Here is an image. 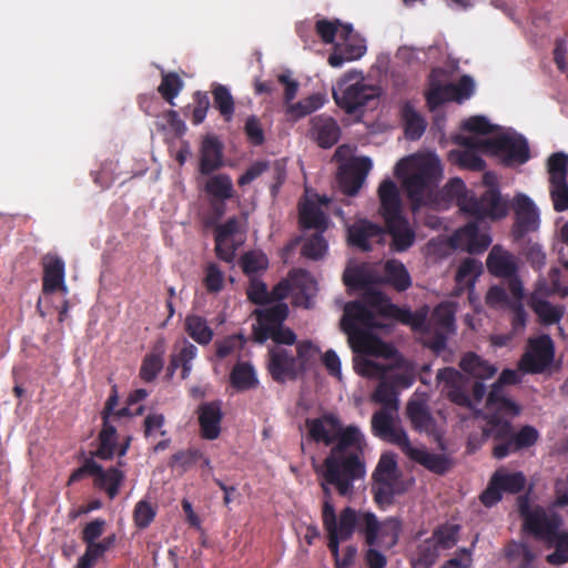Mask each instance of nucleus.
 <instances>
[{
	"instance_id": "nucleus-1",
	"label": "nucleus",
	"mask_w": 568,
	"mask_h": 568,
	"mask_svg": "<svg viewBox=\"0 0 568 568\" xmlns=\"http://www.w3.org/2000/svg\"><path fill=\"white\" fill-rule=\"evenodd\" d=\"M394 173L400 180L414 212L422 207L444 211L456 204L463 215L477 220L496 221L508 213V201L495 187L496 175L491 172L484 174L488 189L479 197L458 178L449 180L437 191L443 168L433 152L416 153L399 160Z\"/></svg>"
},
{
	"instance_id": "nucleus-2",
	"label": "nucleus",
	"mask_w": 568,
	"mask_h": 568,
	"mask_svg": "<svg viewBox=\"0 0 568 568\" xmlns=\"http://www.w3.org/2000/svg\"><path fill=\"white\" fill-rule=\"evenodd\" d=\"M385 321L359 301L346 304L341 325L354 352V369L363 377L385 376L397 388H408L415 381L413 365L376 334L387 327Z\"/></svg>"
},
{
	"instance_id": "nucleus-3",
	"label": "nucleus",
	"mask_w": 568,
	"mask_h": 568,
	"mask_svg": "<svg viewBox=\"0 0 568 568\" xmlns=\"http://www.w3.org/2000/svg\"><path fill=\"white\" fill-rule=\"evenodd\" d=\"M257 323L253 326L254 339L268 346L267 369L272 378L283 383L303 373L320 353L311 341L296 342L295 333L283 325L288 314L285 303L264 310H256Z\"/></svg>"
},
{
	"instance_id": "nucleus-4",
	"label": "nucleus",
	"mask_w": 568,
	"mask_h": 568,
	"mask_svg": "<svg viewBox=\"0 0 568 568\" xmlns=\"http://www.w3.org/2000/svg\"><path fill=\"white\" fill-rule=\"evenodd\" d=\"M469 135L463 138L466 149L459 154V163L470 170L484 169L477 152L499 156L507 165L523 164L529 159L527 141L511 129L495 130L485 116L476 115L463 123Z\"/></svg>"
},
{
	"instance_id": "nucleus-5",
	"label": "nucleus",
	"mask_w": 568,
	"mask_h": 568,
	"mask_svg": "<svg viewBox=\"0 0 568 568\" xmlns=\"http://www.w3.org/2000/svg\"><path fill=\"white\" fill-rule=\"evenodd\" d=\"M306 428L314 442L332 446L324 460L331 478H336L344 462L349 464V470L358 471L359 462H364L363 453L366 446L365 435L358 426H344L337 416L325 414L318 418L307 419Z\"/></svg>"
},
{
	"instance_id": "nucleus-6",
	"label": "nucleus",
	"mask_w": 568,
	"mask_h": 568,
	"mask_svg": "<svg viewBox=\"0 0 568 568\" xmlns=\"http://www.w3.org/2000/svg\"><path fill=\"white\" fill-rule=\"evenodd\" d=\"M359 302L374 310L384 320L394 317L405 324H409L414 329H433L436 335L434 347L437 349L445 345L447 335L455 331L457 304L452 301L437 305L429 320L425 310L415 313L408 310H400L393 305L384 294L375 290H368Z\"/></svg>"
},
{
	"instance_id": "nucleus-7",
	"label": "nucleus",
	"mask_w": 568,
	"mask_h": 568,
	"mask_svg": "<svg viewBox=\"0 0 568 568\" xmlns=\"http://www.w3.org/2000/svg\"><path fill=\"white\" fill-rule=\"evenodd\" d=\"M519 510L525 529L549 546H555L556 550L547 556V561L555 566L568 562V532L560 530L562 519L551 510L531 507L524 498L519 499Z\"/></svg>"
},
{
	"instance_id": "nucleus-8",
	"label": "nucleus",
	"mask_w": 568,
	"mask_h": 568,
	"mask_svg": "<svg viewBox=\"0 0 568 568\" xmlns=\"http://www.w3.org/2000/svg\"><path fill=\"white\" fill-rule=\"evenodd\" d=\"M515 416L503 413H495V418L490 415L484 416L487 420L483 430L484 436H494L499 440L494 447L496 458L501 459L521 448L530 447L538 438V432L531 426H525L518 433H513L509 419Z\"/></svg>"
},
{
	"instance_id": "nucleus-9",
	"label": "nucleus",
	"mask_w": 568,
	"mask_h": 568,
	"mask_svg": "<svg viewBox=\"0 0 568 568\" xmlns=\"http://www.w3.org/2000/svg\"><path fill=\"white\" fill-rule=\"evenodd\" d=\"M363 513L352 507H345L336 514L335 507L326 504V509L322 511V521L327 534V547L331 552H337V546L351 539L356 530L361 534Z\"/></svg>"
},
{
	"instance_id": "nucleus-10",
	"label": "nucleus",
	"mask_w": 568,
	"mask_h": 568,
	"mask_svg": "<svg viewBox=\"0 0 568 568\" xmlns=\"http://www.w3.org/2000/svg\"><path fill=\"white\" fill-rule=\"evenodd\" d=\"M549 281L550 284L545 280L538 281L536 290L530 297L531 308L539 317V321L546 325L559 323L564 315L561 306L552 305L546 298L550 295H558L560 297L568 295V286L559 282V271L557 268L550 270Z\"/></svg>"
},
{
	"instance_id": "nucleus-11",
	"label": "nucleus",
	"mask_w": 568,
	"mask_h": 568,
	"mask_svg": "<svg viewBox=\"0 0 568 568\" xmlns=\"http://www.w3.org/2000/svg\"><path fill=\"white\" fill-rule=\"evenodd\" d=\"M378 94V89L366 84L361 73L355 71L345 74L333 90L334 100L348 113L364 106L369 100L377 98Z\"/></svg>"
},
{
	"instance_id": "nucleus-12",
	"label": "nucleus",
	"mask_w": 568,
	"mask_h": 568,
	"mask_svg": "<svg viewBox=\"0 0 568 568\" xmlns=\"http://www.w3.org/2000/svg\"><path fill=\"white\" fill-rule=\"evenodd\" d=\"M459 526L449 524L438 527L430 538L422 541L413 558V568H430L440 552L453 548L458 541Z\"/></svg>"
},
{
	"instance_id": "nucleus-13",
	"label": "nucleus",
	"mask_w": 568,
	"mask_h": 568,
	"mask_svg": "<svg viewBox=\"0 0 568 568\" xmlns=\"http://www.w3.org/2000/svg\"><path fill=\"white\" fill-rule=\"evenodd\" d=\"M402 523L396 517H387L378 520L372 511L362 514L361 534L368 546H378L389 549L398 541Z\"/></svg>"
},
{
	"instance_id": "nucleus-14",
	"label": "nucleus",
	"mask_w": 568,
	"mask_h": 568,
	"mask_svg": "<svg viewBox=\"0 0 568 568\" xmlns=\"http://www.w3.org/2000/svg\"><path fill=\"white\" fill-rule=\"evenodd\" d=\"M349 464L344 462L342 464V467H339L336 478L333 479L328 475V467L326 465V462L323 464L322 468V477L323 480L321 483V487L323 490V503H322V511L326 509V504L331 507H335L333 504V495H332V487H334L338 495L343 497H352L355 489V481L363 479L365 476V463L359 462V469L358 471H352L349 470Z\"/></svg>"
},
{
	"instance_id": "nucleus-15",
	"label": "nucleus",
	"mask_w": 568,
	"mask_h": 568,
	"mask_svg": "<svg viewBox=\"0 0 568 568\" xmlns=\"http://www.w3.org/2000/svg\"><path fill=\"white\" fill-rule=\"evenodd\" d=\"M437 379L443 384V390L452 402L462 406H469L475 412H478L477 404L481 402L486 394L484 384L475 383L473 386V399H469L466 393L465 378L455 368L446 367L438 371Z\"/></svg>"
},
{
	"instance_id": "nucleus-16",
	"label": "nucleus",
	"mask_w": 568,
	"mask_h": 568,
	"mask_svg": "<svg viewBox=\"0 0 568 568\" xmlns=\"http://www.w3.org/2000/svg\"><path fill=\"white\" fill-rule=\"evenodd\" d=\"M375 436L403 449L409 442L408 435L398 420V407H382L372 417Z\"/></svg>"
},
{
	"instance_id": "nucleus-17",
	"label": "nucleus",
	"mask_w": 568,
	"mask_h": 568,
	"mask_svg": "<svg viewBox=\"0 0 568 568\" xmlns=\"http://www.w3.org/2000/svg\"><path fill=\"white\" fill-rule=\"evenodd\" d=\"M520 382V376L517 371L504 369L498 381L493 385L485 405L483 416L490 415L493 418L495 413H503L505 415H518L520 408L514 402L506 397L504 386L517 384Z\"/></svg>"
},
{
	"instance_id": "nucleus-18",
	"label": "nucleus",
	"mask_w": 568,
	"mask_h": 568,
	"mask_svg": "<svg viewBox=\"0 0 568 568\" xmlns=\"http://www.w3.org/2000/svg\"><path fill=\"white\" fill-rule=\"evenodd\" d=\"M554 355V342L548 335L530 338L527 351L519 361V369L530 374L541 373L551 365Z\"/></svg>"
},
{
	"instance_id": "nucleus-19",
	"label": "nucleus",
	"mask_w": 568,
	"mask_h": 568,
	"mask_svg": "<svg viewBox=\"0 0 568 568\" xmlns=\"http://www.w3.org/2000/svg\"><path fill=\"white\" fill-rule=\"evenodd\" d=\"M373 478L375 501L381 507L389 505L397 493V466L393 456L383 455L381 457Z\"/></svg>"
},
{
	"instance_id": "nucleus-20",
	"label": "nucleus",
	"mask_w": 568,
	"mask_h": 568,
	"mask_svg": "<svg viewBox=\"0 0 568 568\" xmlns=\"http://www.w3.org/2000/svg\"><path fill=\"white\" fill-rule=\"evenodd\" d=\"M365 52V40L354 32L351 24L345 26L341 29V38L335 42L328 63L333 68H341L345 62L362 58Z\"/></svg>"
},
{
	"instance_id": "nucleus-21",
	"label": "nucleus",
	"mask_w": 568,
	"mask_h": 568,
	"mask_svg": "<svg viewBox=\"0 0 568 568\" xmlns=\"http://www.w3.org/2000/svg\"><path fill=\"white\" fill-rule=\"evenodd\" d=\"M468 222L455 231L450 237L452 246L471 254L481 253L488 248L491 237L487 230L480 225L484 220Z\"/></svg>"
},
{
	"instance_id": "nucleus-22",
	"label": "nucleus",
	"mask_w": 568,
	"mask_h": 568,
	"mask_svg": "<svg viewBox=\"0 0 568 568\" xmlns=\"http://www.w3.org/2000/svg\"><path fill=\"white\" fill-rule=\"evenodd\" d=\"M84 474L93 475L95 486L105 490L111 499L118 495L124 479V474L118 468L104 470L95 460L90 458L70 476L69 484L80 480Z\"/></svg>"
},
{
	"instance_id": "nucleus-23",
	"label": "nucleus",
	"mask_w": 568,
	"mask_h": 568,
	"mask_svg": "<svg viewBox=\"0 0 568 568\" xmlns=\"http://www.w3.org/2000/svg\"><path fill=\"white\" fill-rule=\"evenodd\" d=\"M373 162L367 156L353 158L341 163L337 182L341 190L347 195H355L364 184Z\"/></svg>"
},
{
	"instance_id": "nucleus-24",
	"label": "nucleus",
	"mask_w": 568,
	"mask_h": 568,
	"mask_svg": "<svg viewBox=\"0 0 568 568\" xmlns=\"http://www.w3.org/2000/svg\"><path fill=\"white\" fill-rule=\"evenodd\" d=\"M475 89L473 79L464 75L457 83H448L442 85L434 80L430 82V88L427 92L426 99L430 110H435L438 105L446 101H463L468 99Z\"/></svg>"
},
{
	"instance_id": "nucleus-25",
	"label": "nucleus",
	"mask_w": 568,
	"mask_h": 568,
	"mask_svg": "<svg viewBox=\"0 0 568 568\" xmlns=\"http://www.w3.org/2000/svg\"><path fill=\"white\" fill-rule=\"evenodd\" d=\"M118 405V394L113 388L106 400L104 414H103V428L99 435L100 445L95 453V456L101 459H111L115 454L124 456L128 450V444L116 447V432L115 427L111 425L110 417L113 414L115 406Z\"/></svg>"
},
{
	"instance_id": "nucleus-26",
	"label": "nucleus",
	"mask_w": 568,
	"mask_h": 568,
	"mask_svg": "<svg viewBox=\"0 0 568 568\" xmlns=\"http://www.w3.org/2000/svg\"><path fill=\"white\" fill-rule=\"evenodd\" d=\"M244 242V231L240 220L232 217L216 227L215 250L217 256L225 262H232L236 250Z\"/></svg>"
},
{
	"instance_id": "nucleus-27",
	"label": "nucleus",
	"mask_w": 568,
	"mask_h": 568,
	"mask_svg": "<svg viewBox=\"0 0 568 568\" xmlns=\"http://www.w3.org/2000/svg\"><path fill=\"white\" fill-rule=\"evenodd\" d=\"M406 415L415 430L439 439L440 430L430 415L428 398L425 394H414L407 403Z\"/></svg>"
},
{
	"instance_id": "nucleus-28",
	"label": "nucleus",
	"mask_w": 568,
	"mask_h": 568,
	"mask_svg": "<svg viewBox=\"0 0 568 568\" xmlns=\"http://www.w3.org/2000/svg\"><path fill=\"white\" fill-rule=\"evenodd\" d=\"M513 207L516 215L513 233L516 239L538 230L540 223L539 211L529 196L517 194Z\"/></svg>"
},
{
	"instance_id": "nucleus-29",
	"label": "nucleus",
	"mask_w": 568,
	"mask_h": 568,
	"mask_svg": "<svg viewBox=\"0 0 568 568\" xmlns=\"http://www.w3.org/2000/svg\"><path fill=\"white\" fill-rule=\"evenodd\" d=\"M387 232L369 221H358L348 229V241L362 251H369L375 244L382 243Z\"/></svg>"
},
{
	"instance_id": "nucleus-30",
	"label": "nucleus",
	"mask_w": 568,
	"mask_h": 568,
	"mask_svg": "<svg viewBox=\"0 0 568 568\" xmlns=\"http://www.w3.org/2000/svg\"><path fill=\"white\" fill-rule=\"evenodd\" d=\"M329 199L326 196L320 197L316 194L306 196L305 201L300 204V221L306 229H316L320 232L326 230L328 217L322 210V206L327 205Z\"/></svg>"
},
{
	"instance_id": "nucleus-31",
	"label": "nucleus",
	"mask_w": 568,
	"mask_h": 568,
	"mask_svg": "<svg viewBox=\"0 0 568 568\" xmlns=\"http://www.w3.org/2000/svg\"><path fill=\"white\" fill-rule=\"evenodd\" d=\"M285 282L288 283V293H294V303L310 308L312 298L317 292V284L313 276L304 270H296L290 274V278Z\"/></svg>"
},
{
	"instance_id": "nucleus-32",
	"label": "nucleus",
	"mask_w": 568,
	"mask_h": 568,
	"mask_svg": "<svg viewBox=\"0 0 568 568\" xmlns=\"http://www.w3.org/2000/svg\"><path fill=\"white\" fill-rule=\"evenodd\" d=\"M379 214L384 221L403 216V201L397 184L385 179L378 186Z\"/></svg>"
},
{
	"instance_id": "nucleus-33",
	"label": "nucleus",
	"mask_w": 568,
	"mask_h": 568,
	"mask_svg": "<svg viewBox=\"0 0 568 568\" xmlns=\"http://www.w3.org/2000/svg\"><path fill=\"white\" fill-rule=\"evenodd\" d=\"M250 285L247 287V296L250 301H252L255 304H267L271 302H276V304L282 303L281 301L284 300L288 295V283L287 282H281L278 283L272 292L267 291V286L264 282L260 281L256 276L250 277ZM274 306V304H273ZM272 307L265 306V308ZM264 310V307L262 308Z\"/></svg>"
},
{
	"instance_id": "nucleus-34",
	"label": "nucleus",
	"mask_w": 568,
	"mask_h": 568,
	"mask_svg": "<svg viewBox=\"0 0 568 568\" xmlns=\"http://www.w3.org/2000/svg\"><path fill=\"white\" fill-rule=\"evenodd\" d=\"M486 265L488 271L498 277H513L518 271V258L499 245L490 250Z\"/></svg>"
},
{
	"instance_id": "nucleus-35",
	"label": "nucleus",
	"mask_w": 568,
	"mask_h": 568,
	"mask_svg": "<svg viewBox=\"0 0 568 568\" xmlns=\"http://www.w3.org/2000/svg\"><path fill=\"white\" fill-rule=\"evenodd\" d=\"M43 292L53 293L61 291L68 293L64 282V262L57 255L48 254L43 257Z\"/></svg>"
},
{
	"instance_id": "nucleus-36",
	"label": "nucleus",
	"mask_w": 568,
	"mask_h": 568,
	"mask_svg": "<svg viewBox=\"0 0 568 568\" xmlns=\"http://www.w3.org/2000/svg\"><path fill=\"white\" fill-rule=\"evenodd\" d=\"M402 452L409 459L423 465L436 474H444L449 468V462L444 455L429 453L424 446H414L408 442L407 446H405Z\"/></svg>"
},
{
	"instance_id": "nucleus-37",
	"label": "nucleus",
	"mask_w": 568,
	"mask_h": 568,
	"mask_svg": "<svg viewBox=\"0 0 568 568\" xmlns=\"http://www.w3.org/2000/svg\"><path fill=\"white\" fill-rule=\"evenodd\" d=\"M311 123L312 135L320 146L327 149L338 141L341 129L333 118L321 114L313 118Z\"/></svg>"
},
{
	"instance_id": "nucleus-38",
	"label": "nucleus",
	"mask_w": 568,
	"mask_h": 568,
	"mask_svg": "<svg viewBox=\"0 0 568 568\" xmlns=\"http://www.w3.org/2000/svg\"><path fill=\"white\" fill-rule=\"evenodd\" d=\"M222 412L219 402L205 403L199 407V422L202 436L206 439L219 437Z\"/></svg>"
},
{
	"instance_id": "nucleus-39",
	"label": "nucleus",
	"mask_w": 568,
	"mask_h": 568,
	"mask_svg": "<svg viewBox=\"0 0 568 568\" xmlns=\"http://www.w3.org/2000/svg\"><path fill=\"white\" fill-rule=\"evenodd\" d=\"M483 272V264L480 261L467 257L465 258L456 273V288L455 294L459 295L464 290H469V301L473 303V291L475 282Z\"/></svg>"
},
{
	"instance_id": "nucleus-40",
	"label": "nucleus",
	"mask_w": 568,
	"mask_h": 568,
	"mask_svg": "<svg viewBox=\"0 0 568 568\" xmlns=\"http://www.w3.org/2000/svg\"><path fill=\"white\" fill-rule=\"evenodd\" d=\"M385 223L393 239V247L396 251L403 252L413 245L415 232L404 215Z\"/></svg>"
},
{
	"instance_id": "nucleus-41",
	"label": "nucleus",
	"mask_w": 568,
	"mask_h": 568,
	"mask_svg": "<svg viewBox=\"0 0 568 568\" xmlns=\"http://www.w3.org/2000/svg\"><path fill=\"white\" fill-rule=\"evenodd\" d=\"M196 355L197 347L189 341L182 339L174 346L169 369L173 373L178 367H181L182 378H187L192 372V362Z\"/></svg>"
},
{
	"instance_id": "nucleus-42",
	"label": "nucleus",
	"mask_w": 568,
	"mask_h": 568,
	"mask_svg": "<svg viewBox=\"0 0 568 568\" xmlns=\"http://www.w3.org/2000/svg\"><path fill=\"white\" fill-rule=\"evenodd\" d=\"M205 192L213 205L223 203L234 196L232 179L227 174H214L206 180Z\"/></svg>"
},
{
	"instance_id": "nucleus-43",
	"label": "nucleus",
	"mask_w": 568,
	"mask_h": 568,
	"mask_svg": "<svg viewBox=\"0 0 568 568\" xmlns=\"http://www.w3.org/2000/svg\"><path fill=\"white\" fill-rule=\"evenodd\" d=\"M221 165L222 148L220 142L213 136L205 138L201 149V173L209 174L217 170Z\"/></svg>"
},
{
	"instance_id": "nucleus-44",
	"label": "nucleus",
	"mask_w": 568,
	"mask_h": 568,
	"mask_svg": "<svg viewBox=\"0 0 568 568\" xmlns=\"http://www.w3.org/2000/svg\"><path fill=\"white\" fill-rule=\"evenodd\" d=\"M462 369L477 379L491 378L497 368L474 353L466 354L460 361Z\"/></svg>"
},
{
	"instance_id": "nucleus-45",
	"label": "nucleus",
	"mask_w": 568,
	"mask_h": 568,
	"mask_svg": "<svg viewBox=\"0 0 568 568\" xmlns=\"http://www.w3.org/2000/svg\"><path fill=\"white\" fill-rule=\"evenodd\" d=\"M115 536L111 535L101 541H94L87 545L84 554L79 558L77 568H92L99 558L114 544Z\"/></svg>"
},
{
	"instance_id": "nucleus-46",
	"label": "nucleus",
	"mask_w": 568,
	"mask_h": 568,
	"mask_svg": "<svg viewBox=\"0 0 568 568\" xmlns=\"http://www.w3.org/2000/svg\"><path fill=\"white\" fill-rule=\"evenodd\" d=\"M384 280L398 291H404L412 284L410 276L404 264L396 260H390L385 263Z\"/></svg>"
},
{
	"instance_id": "nucleus-47",
	"label": "nucleus",
	"mask_w": 568,
	"mask_h": 568,
	"mask_svg": "<svg viewBox=\"0 0 568 568\" xmlns=\"http://www.w3.org/2000/svg\"><path fill=\"white\" fill-rule=\"evenodd\" d=\"M325 101L326 98L324 94L314 93L296 103L288 104V108H286V114L294 120L306 116L321 109Z\"/></svg>"
},
{
	"instance_id": "nucleus-48",
	"label": "nucleus",
	"mask_w": 568,
	"mask_h": 568,
	"mask_svg": "<svg viewBox=\"0 0 568 568\" xmlns=\"http://www.w3.org/2000/svg\"><path fill=\"white\" fill-rule=\"evenodd\" d=\"M164 353H165V347H164V344L163 342H159L152 353L150 355H148L144 361H143V364L141 366V371H140V375L142 377V379H144L145 382H151L152 379H154L156 377V375L160 373V371L162 369L163 367V356H164Z\"/></svg>"
},
{
	"instance_id": "nucleus-49",
	"label": "nucleus",
	"mask_w": 568,
	"mask_h": 568,
	"mask_svg": "<svg viewBox=\"0 0 568 568\" xmlns=\"http://www.w3.org/2000/svg\"><path fill=\"white\" fill-rule=\"evenodd\" d=\"M369 378L379 381L378 386L372 395V400L381 404L383 407H398L396 385L385 376Z\"/></svg>"
},
{
	"instance_id": "nucleus-50",
	"label": "nucleus",
	"mask_w": 568,
	"mask_h": 568,
	"mask_svg": "<svg viewBox=\"0 0 568 568\" xmlns=\"http://www.w3.org/2000/svg\"><path fill=\"white\" fill-rule=\"evenodd\" d=\"M406 136L410 140L419 139L426 129L424 118L410 105L405 104L402 110Z\"/></svg>"
},
{
	"instance_id": "nucleus-51",
	"label": "nucleus",
	"mask_w": 568,
	"mask_h": 568,
	"mask_svg": "<svg viewBox=\"0 0 568 568\" xmlns=\"http://www.w3.org/2000/svg\"><path fill=\"white\" fill-rule=\"evenodd\" d=\"M185 329L199 344H209L212 341L213 331L201 316L189 315L185 320Z\"/></svg>"
},
{
	"instance_id": "nucleus-52",
	"label": "nucleus",
	"mask_w": 568,
	"mask_h": 568,
	"mask_svg": "<svg viewBox=\"0 0 568 568\" xmlns=\"http://www.w3.org/2000/svg\"><path fill=\"white\" fill-rule=\"evenodd\" d=\"M525 481L521 473L498 470L494 475V483L499 485L501 491L517 493L524 488Z\"/></svg>"
},
{
	"instance_id": "nucleus-53",
	"label": "nucleus",
	"mask_w": 568,
	"mask_h": 568,
	"mask_svg": "<svg viewBox=\"0 0 568 568\" xmlns=\"http://www.w3.org/2000/svg\"><path fill=\"white\" fill-rule=\"evenodd\" d=\"M339 20L320 19L315 23V30L323 42L334 43L341 38V29L345 27Z\"/></svg>"
},
{
	"instance_id": "nucleus-54",
	"label": "nucleus",
	"mask_w": 568,
	"mask_h": 568,
	"mask_svg": "<svg viewBox=\"0 0 568 568\" xmlns=\"http://www.w3.org/2000/svg\"><path fill=\"white\" fill-rule=\"evenodd\" d=\"M231 379L239 389L251 388L257 383L255 373L248 364H237L232 371Z\"/></svg>"
},
{
	"instance_id": "nucleus-55",
	"label": "nucleus",
	"mask_w": 568,
	"mask_h": 568,
	"mask_svg": "<svg viewBox=\"0 0 568 568\" xmlns=\"http://www.w3.org/2000/svg\"><path fill=\"white\" fill-rule=\"evenodd\" d=\"M241 266L246 275L253 277L267 267V258L261 252H248L242 256Z\"/></svg>"
},
{
	"instance_id": "nucleus-56",
	"label": "nucleus",
	"mask_w": 568,
	"mask_h": 568,
	"mask_svg": "<svg viewBox=\"0 0 568 568\" xmlns=\"http://www.w3.org/2000/svg\"><path fill=\"white\" fill-rule=\"evenodd\" d=\"M568 156L558 152L548 160L549 183L562 182L567 179Z\"/></svg>"
},
{
	"instance_id": "nucleus-57",
	"label": "nucleus",
	"mask_w": 568,
	"mask_h": 568,
	"mask_svg": "<svg viewBox=\"0 0 568 568\" xmlns=\"http://www.w3.org/2000/svg\"><path fill=\"white\" fill-rule=\"evenodd\" d=\"M214 103L219 109L220 113L230 120L234 112V101L225 85L216 84L213 90Z\"/></svg>"
},
{
	"instance_id": "nucleus-58",
	"label": "nucleus",
	"mask_w": 568,
	"mask_h": 568,
	"mask_svg": "<svg viewBox=\"0 0 568 568\" xmlns=\"http://www.w3.org/2000/svg\"><path fill=\"white\" fill-rule=\"evenodd\" d=\"M327 251V242L323 237L321 233H315L314 235L305 239L303 244V254L312 260H318Z\"/></svg>"
},
{
	"instance_id": "nucleus-59",
	"label": "nucleus",
	"mask_w": 568,
	"mask_h": 568,
	"mask_svg": "<svg viewBox=\"0 0 568 568\" xmlns=\"http://www.w3.org/2000/svg\"><path fill=\"white\" fill-rule=\"evenodd\" d=\"M182 87L183 82L178 74L166 73L162 75V82L159 87V91L164 99L174 105L173 99L180 93Z\"/></svg>"
},
{
	"instance_id": "nucleus-60",
	"label": "nucleus",
	"mask_w": 568,
	"mask_h": 568,
	"mask_svg": "<svg viewBox=\"0 0 568 568\" xmlns=\"http://www.w3.org/2000/svg\"><path fill=\"white\" fill-rule=\"evenodd\" d=\"M156 508L148 500H140L133 510V519L139 528H146L154 519Z\"/></svg>"
},
{
	"instance_id": "nucleus-61",
	"label": "nucleus",
	"mask_w": 568,
	"mask_h": 568,
	"mask_svg": "<svg viewBox=\"0 0 568 568\" xmlns=\"http://www.w3.org/2000/svg\"><path fill=\"white\" fill-rule=\"evenodd\" d=\"M507 555L511 559H518L520 561L519 568H531V562L537 558V554L532 551L526 544L513 542L508 547Z\"/></svg>"
},
{
	"instance_id": "nucleus-62",
	"label": "nucleus",
	"mask_w": 568,
	"mask_h": 568,
	"mask_svg": "<svg viewBox=\"0 0 568 568\" xmlns=\"http://www.w3.org/2000/svg\"><path fill=\"white\" fill-rule=\"evenodd\" d=\"M244 345V338L241 335H232L217 343L216 355L219 358L235 356Z\"/></svg>"
},
{
	"instance_id": "nucleus-63",
	"label": "nucleus",
	"mask_w": 568,
	"mask_h": 568,
	"mask_svg": "<svg viewBox=\"0 0 568 568\" xmlns=\"http://www.w3.org/2000/svg\"><path fill=\"white\" fill-rule=\"evenodd\" d=\"M550 196L556 211L568 210V185L566 181L550 183Z\"/></svg>"
},
{
	"instance_id": "nucleus-64",
	"label": "nucleus",
	"mask_w": 568,
	"mask_h": 568,
	"mask_svg": "<svg viewBox=\"0 0 568 568\" xmlns=\"http://www.w3.org/2000/svg\"><path fill=\"white\" fill-rule=\"evenodd\" d=\"M486 303L493 308L510 307L513 304L506 293V290L499 285H494L488 290L486 294Z\"/></svg>"
}]
</instances>
